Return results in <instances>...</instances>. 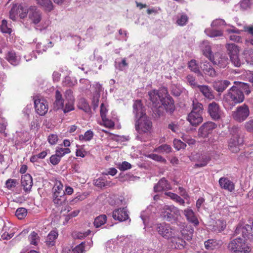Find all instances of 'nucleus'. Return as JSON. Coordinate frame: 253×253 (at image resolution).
I'll use <instances>...</instances> for the list:
<instances>
[{
    "label": "nucleus",
    "mask_w": 253,
    "mask_h": 253,
    "mask_svg": "<svg viewBox=\"0 0 253 253\" xmlns=\"http://www.w3.org/2000/svg\"><path fill=\"white\" fill-rule=\"evenodd\" d=\"M149 96L154 107H157L161 103L167 112L171 113L174 110L173 100L168 95L166 88L163 87L159 90H153L150 91Z\"/></svg>",
    "instance_id": "f257e3e1"
},
{
    "label": "nucleus",
    "mask_w": 253,
    "mask_h": 253,
    "mask_svg": "<svg viewBox=\"0 0 253 253\" xmlns=\"http://www.w3.org/2000/svg\"><path fill=\"white\" fill-rule=\"evenodd\" d=\"M21 12L19 17L23 19L26 16L30 24L37 30L41 31L45 29L47 26L43 24L42 12L36 6H31L27 9L21 8Z\"/></svg>",
    "instance_id": "f03ea898"
},
{
    "label": "nucleus",
    "mask_w": 253,
    "mask_h": 253,
    "mask_svg": "<svg viewBox=\"0 0 253 253\" xmlns=\"http://www.w3.org/2000/svg\"><path fill=\"white\" fill-rule=\"evenodd\" d=\"M74 101L73 91L71 89L65 91L64 98L58 90L56 91L54 105L57 109H62L64 113L74 110Z\"/></svg>",
    "instance_id": "7ed1b4c3"
},
{
    "label": "nucleus",
    "mask_w": 253,
    "mask_h": 253,
    "mask_svg": "<svg viewBox=\"0 0 253 253\" xmlns=\"http://www.w3.org/2000/svg\"><path fill=\"white\" fill-rule=\"evenodd\" d=\"M244 99V93L236 85L232 86L223 97L224 101L232 106L243 102Z\"/></svg>",
    "instance_id": "20e7f679"
},
{
    "label": "nucleus",
    "mask_w": 253,
    "mask_h": 253,
    "mask_svg": "<svg viewBox=\"0 0 253 253\" xmlns=\"http://www.w3.org/2000/svg\"><path fill=\"white\" fill-rule=\"evenodd\" d=\"M228 247L232 253H249L251 251L245 239L241 238H237L231 241Z\"/></svg>",
    "instance_id": "39448f33"
},
{
    "label": "nucleus",
    "mask_w": 253,
    "mask_h": 253,
    "mask_svg": "<svg viewBox=\"0 0 253 253\" xmlns=\"http://www.w3.org/2000/svg\"><path fill=\"white\" fill-rule=\"evenodd\" d=\"M160 213V215L168 221H175L180 215V210L173 205H164Z\"/></svg>",
    "instance_id": "423d86ee"
},
{
    "label": "nucleus",
    "mask_w": 253,
    "mask_h": 253,
    "mask_svg": "<svg viewBox=\"0 0 253 253\" xmlns=\"http://www.w3.org/2000/svg\"><path fill=\"white\" fill-rule=\"evenodd\" d=\"M63 185L60 181H56L52 189L53 202L56 206L62 205L66 201Z\"/></svg>",
    "instance_id": "0eeeda50"
},
{
    "label": "nucleus",
    "mask_w": 253,
    "mask_h": 253,
    "mask_svg": "<svg viewBox=\"0 0 253 253\" xmlns=\"http://www.w3.org/2000/svg\"><path fill=\"white\" fill-rule=\"evenodd\" d=\"M136 130L140 134L149 132L152 128V122L146 115L137 119L135 124Z\"/></svg>",
    "instance_id": "6e6552de"
},
{
    "label": "nucleus",
    "mask_w": 253,
    "mask_h": 253,
    "mask_svg": "<svg viewBox=\"0 0 253 253\" xmlns=\"http://www.w3.org/2000/svg\"><path fill=\"white\" fill-rule=\"evenodd\" d=\"M250 115L249 108L246 104H243L237 107L233 112V118L239 122L244 121Z\"/></svg>",
    "instance_id": "1a4fd4ad"
},
{
    "label": "nucleus",
    "mask_w": 253,
    "mask_h": 253,
    "mask_svg": "<svg viewBox=\"0 0 253 253\" xmlns=\"http://www.w3.org/2000/svg\"><path fill=\"white\" fill-rule=\"evenodd\" d=\"M156 229L158 233L163 237L169 239L173 235V230L169 224L162 223L156 224Z\"/></svg>",
    "instance_id": "9d476101"
},
{
    "label": "nucleus",
    "mask_w": 253,
    "mask_h": 253,
    "mask_svg": "<svg viewBox=\"0 0 253 253\" xmlns=\"http://www.w3.org/2000/svg\"><path fill=\"white\" fill-rule=\"evenodd\" d=\"M34 104L35 110L39 115L43 116L47 112L48 105L44 99L42 98L35 99Z\"/></svg>",
    "instance_id": "9b49d317"
},
{
    "label": "nucleus",
    "mask_w": 253,
    "mask_h": 253,
    "mask_svg": "<svg viewBox=\"0 0 253 253\" xmlns=\"http://www.w3.org/2000/svg\"><path fill=\"white\" fill-rule=\"evenodd\" d=\"M153 207L150 206L144 211H143L140 215V217L143 221L145 228L147 227H151V221L153 219V214L154 212H152Z\"/></svg>",
    "instance_id": "f8f14e48"
},
{
    "label": "nucleus",
    "mask_w": 253,
    "mask_h": 253,
    "mask_svg": "<svg viewBox=\"0 0 253 253\" xmlns=\"http://www.w3.org/2000/svg\"><path fill=\"white\" fill-rule=\"evenodd\" d=\"M208 112L211 118L214 120L220 119L222 111L218 103L212 102L208 105Z\"/></svg>",
    "instance_id": "ddd939ff"
},
{
    "label": "nucleus",
    "mask_w": 253,
    "mask_h": 253,
    "mask_svg": "<svg viewBox=\"0 0 253 253\" xmlns=\"http://www.w3.org/2000/svg\"><path fill=\"white\" fill-rule=\"evenodd\" d=\"M112 216L115 220L119 221H124L129 219L128 212L126 208H120L115 210L113 211Z\"/></svg>",
    "instance_id": "4468645a"
},
{
    "label": "nucleus",
    "mask_w": 253,
    "mask_h": 253,
    "mask_svg": "<svg viewBox=\"0 0 253 253\" xmlns=\"http://www.w3.org/2000/svg\"><path fill=\"white\" fill-rule=\"evenodd\" d=\"M217 125L213 122H208L204 123L199 129V135L202 137H206L211 133Z\"/></svg>",
    "instance_id": "2eb2a0df"
},
{
    "label": "nucleus",
    "mask_w": 253,
    "mask_h": 253,
    "mask_svg": "<svg viewBox=\"0 0 253 253\" xmlns=\"http://www.w3.org/2000/svg\"><path fill=\"white\" fill-rule=\"evenodd\" d=\"M210 61L213 64L222 68L226 67L229 63V60L227 56L220 53H215Z\"/></svg>",
    "instance_id": "dca6fc26"
},
{
    "label": "nucleus",
    "mask_w": 253,
    "mask_h": 253,
    "mask_svg": "<svg viewBox=\"0 0 253 253\" xmlns=\"http://www.w3.org/2000/svg\"><path fill=\"white\" fill-rule=\"evenodd\" d=\"M187 120L193 126L198 125L203 120L202 113L191 111L187 116Z\"/></svg>",
    "instance_id": "f3484780"
},
{
    "label": "nucleus",
    "mask_w": 253,
    "mask_h": 253,
    "mask_svg": "<svg viewBox=\"0 0 253 253\" xmlns=\"http://www.w3.org/2000/svg\"><path fill=\"white\" fill-rule=\"evenodd\" d=\"M21 183L24 191L26 193H29L33 185V180L31 175L26 174L22 175L21 179Z\"/></svg>",
    "instance_id": "a211bd4d"
},
{
    "label": "nucleus",
    "mask_w": 253,
    "mask_h": 253,
    "mask_svg": "<svg viewBox=\"0 0 253 253\" xmlns=\"http://www.w3.org/2000/svg\"><path fill=\"white\" fill-rule=\"evenodd\" d=\"M243 143V140L237 136L231 138L228 142L229 149L233 153H237L240 150V146Z\"/></svg>",
    "instance_id": "6ab92c4d"
},
{
    "label": "nucleus",
    "mask_w": 253,
    "mask_h": 253,
    "mask_svg": "<svg viewBox=\"0 0 253 253\" xmlns=\"http://www.w3.org/2000/svg\"><path fill=\"white\" fill-rule=\"evenodd\" d=\"M183 213L188 222L191 223L195 226L199 225V222L198 218L191 208L188 207L185 209L183 211Z\"/></svg>",
    "instance_id": "aec40b11"
},
{
    "label": "nucleus",
    "mask_w": 253,
    "mask_h": 253,
    "mask_svg": "<svg viewBox=\"0 0 253 253\" xmlns=\"http://www.w3.org/2000/svg\"><path fill=\"white\" fill-rule=\"evenodd\" d=\"M133 112L136 119L140 117L145 116V109L140 100H136L133 104Z\"/></svg>",
    "instance_id": "412c9836"
},
{
    "label": "nucleus",
    "mask_w": 253,
    "mask_h": 253,
    "mask_svg": "<svg viewBox=\"0 0 253 253\" xmlns=\"http://www.w3.org/2000/svg\"><path fill=\"white\" fill-rule=\"evenodd\" d=\"M33 42L36 43V51L38 53H42L43 52L46 51L48 47L52 46L51 42H48V45L45 44V42H41L37 39H35Z\"/></svg>",
    "instance_id": "4be33fe9"
},
{
    "label": "nucleus",
    "mask_w": 253,
    "mask_h": 253,
    "mask_svg": "<svg viewBox=\"0 0 253 253\" xmlns=\"http://www.w3.org/2000/svg\"><path fill=\"white\" fill-rule=\"evenodd\" d=\"M230 82L228 80H218L213 83V88L218 92H222L229 85Z\"/></svg>",
    "instance_id": "5701e85b"
},
{
    "label": "nucleus",
    "mask_w": 253,
    "mask_h": 253,
    "mask_svg": "<svg viewBox=\"0 0 253 253\" xmlns=\"http://www.w3.org/2000/svg\"><path fill=\"white\" fill-rule=\"evenodd\" d=\"M219 184L222 188L230 192L234 190V184L228 178L224 177H221L219 180Z\"/></svg>",
    "instance_id": "b1692460"
},
{
    "label": "nucleus",
    "mask_w": 253,
    "mask_h": 253,
    "mask_svg": "<svg viewBox=\"0 0 253 253\" xmlns=\"http://www.w3.org/2000/svg\"><path fill=\"white\" fill-rule=\"evenodd\" d=\"M198 87L206 98L209 100H212L214 98L213 91L209 86L206 85H198Z\"/></svg>",
    "instance_id": "393cba45"
},
{
    "label": "nucleus",
    "mask_w": 253,
    "mask_h": 253,
    "mask_svg": "<svg viewBox=\"0 0 253 253\" xmlns=\"http://www.w3.org/2000/svg\"><path fill=\"white\" fill-rule=\"evenodd\" d=\"M6 58L11 65L14 66L18 65L21 59L20 56L14 51H9L6 55Z\"/></svg>",
    "instance_id": "a878e982"
},
{
    "label": "nucleus",
    "mask_w": 253,
    "mask_h": 253,
    "mask_svg": "<svg viewBox=\"0 0 253 253\" xmlns=\"http://www.w3.org/2000/svg\"><path fill=\"white\" fill-rule=\"evenodd\" d=\"M58 236V232L57 230H52L47 235L45 243L48 247H52L55 245L56 240Z\"/></svg>",
    "instance_id": "bb28decb"
},
{
    "label": "nucleus",
    "mask_w": 253,
    "mask_h": 253,
    "mask_svg": "<svg viewBox=\"0 0 253 253\" xmlns=\"http://www.w3.org/2000/svg\"><path fill=\"white\" fill-rule=\"evenodd\" d=\"M201 48L205 56L209 59L210 60L212 59L214 55H212L211 46L208 41H204L201 44Z\"/></svg>",
    "instance_id": "cd10ccee"
},
{
    "label": "nucleus",
    "mask_w": 253,
    "mask_h": 253,
    "mask_svg": "<svg viewBox=\"0 0 253 253\" xmlns=\"http://www.w3.org/2000/svg\"><path fill=\"white\" fill-rule=\"evenodd\" d=\"M201 68L204 74L211 77L216 76V72L215 69L211 66L209 62H205L201 66Z\"/></svg>",
    "instance_id": "c85d7f7f"
},
{
    "label": "nucleus",
    "mask_w": 253,
    "mask_h": 253,
    "mask_svg": "<svg viewBox=\"0 0 253 253\" xmlns=\"http://www.w3.org/2000/svg\"><path fill=\"white\" fill-rule=\"evenodd\" d=\"M154 188L155 192H160L163 190L169 189L170 185L165 178H163L159 180Z\"/></svg>",
    "instance_id": "c756f323"
},
{
    "label": "nucleus",
    "mask_w": 253,
    "mask_h": 253,
    "mask_svg": "<svg viewBox=\"0 0 253 253\" xmlns=\"http://www.w3.org/2000/svg\"><path fill=\"white\" fill-rule=\"evenodd\" d=\"M221 245L220 241L215 239H209L205 241L204 245L205 248L208 250H213L218 248Z\"/></svg>",
    "instance_id": "7c9ffc66"
},
{
    "label": "nucleus",
    "mask_w": 253,
    "mask_h": 253,
    "mask_svg": "<svg viewBox=\"0 0 253 253\" xmlns=\"http://www.w3.org/2000/svg\"><path fill=\"white\" fill-rule=\"evenodd\" d=\"M37 3L45 11H51L53 9V5L51 0H36Z\"/></svg>",
    "instance_id": "2f4dec72"
},
{
    "label": "nucleus",
    "mask_w": 253,
    "mask_h": 253,
    "mask_svg": "<svg viewBox=\"0 0 253 253\" xmlns=\"http://www.w3.org/2000/svg\"><path fill=\"white\" fill-rule=\"evenodd\" d=\"M243 31L247 32L250 35V37L247 38L245 42L246 44H251L253 45V24L250 25H245L243 27Z\"/></svg>",
    "instance_id": "473e14b6"
},
{
    "label": "nucleus",
    "mask_w": 253,
    "mask_h": 253,
    "mask_svg": "<svg viewBox=\"0 0 253 253\" xmlns=\"http://www.w3.org/2000/svg\"><path fill=\"white\" fill-rule=\"evenodd\" d=\"M214 28H207L205 29L206 34L211 38L221 37L223 35V32L221 30H215Z\"/></svg>",
    "instance_id": "72a5a7b5"
},
{
    "label": "nucleus",
    "mask_w": 253,
    "mask_h": 253,
    "mask_svg": "<svg viewBox=\"0 0 253 253\" xmlns=\"http://www.w3.org/2000/svg\"><path fill=\"white\" fill-rule=\"evenodd\" d=\"M165 194L169 197L171 200L178 203L179 205L182 206L185 205V202L184 199L176 194L170 192H165Z\"/></svg>",
    "instance_id": "f704fd0d"
},
{
    "label": "nucleus",
    "mask_w": 253,
    "mask_h": 253,
    "mask_svg": "<svg viewBox=\"0 0 253 253\" xmlns=\"http://www.w3.org/2000/svg\"><path fill=\"white\" fill-rule=\"evenodd\" d=\"M84 251V243H82L72 249L65 248L62 253H83Z\"/></svg>",
    "instance_id": "c9c22d12"
},
{
    "label": "nucleus",
    "mask_w": 253,
    "mask_h": 253,
    "mask_svg": "<svg viewBox=\"0 0 253 253\" xmlns=\"http://www.w3.org/2000/svg\"><path fill=\"white\" fill-rule=\"evenodd\" d=\"M110 203L112 205L116 206H125L126 204V202L124 197H117L116 196L111 198Z\"/></svg>",
    "instance_id": "e433bc0d"
},
{
    "label": "nucleus",
    "mask_w": 253,
    "mask_h": 253,
    "mask_svg": "<svg viewBox=\"0 0 253 253\" xmlns=\"http://www.w3.org/2000/svg\"><path fill=\"white\" fill-rule=\"evenodd\" d=\"M210 157L206 155H202L198 161L197 164L195 165V167H203L206 166L210 161Z\"/></svg>",
    "instance_id": "4c0bfd02"
},
{
    "label": "nucleus",
    "mask_w": 253,
    "mask_h": 253,
    "mask_svg": "<svg viewBox=\"0 0 253 253\" xmlns=\"http://www.w3.org/2000/svg\"><path fill=\"white\" fill-rule=\"evenodd\" d=\"M226 48L229 56L233 55H237L239 53L238 47L234 43H228L226 45Z\"/></svg>",
    "instance_id": "58836bf2"
},
{
    "label": "nucleus",
    "mask_w": 253,
    "mask_h": 253,
    "mask_svg": "<svg viewBox=\"0 0 253 253\" xmlns=\"http://www.w3.org/2000/svg\"><path fill=\"white\" fill-rule=\"evenodd\" d=\"M234 83L236 84V86H238V88H239V89H240V90H241L243 93L244 92L246 94H249L250 93L251 90L250 89L249 85L248 84L242 82H234Z\"/></svg>",
    "instance_id": "ea45409f"
},
{
    "label": "nucleus",
    "mask_w": 253,
    "mask_h": 253,
    "mask_svg": "<svg viewBox=\"0 0 253 253\" xmlns=\"http://www.w3.org/2000/svg\"><path fill=\"white\" fill-rule=\"evenodd\" d=\"M93 136V133L91 130L86 131L84 134H81L79 136V140L81 141H90Z\"/></svg>",
    "instance_id": "a19ab883"
},
{
    "label": "nucleus",
    "mask_w": 253,
    "mask_h": 253,
    "mask_svg": "<svg viewBox=\"0 0 253 253\" xmlns=\"http://www.w3.org/2000/svg\"><path fill=\"white\" fill-rule=\"evenodd\" d=\"M107 220V217L105 215L103 214L96 217L94 219V225L95 227L98 228L103 225Z\"/></svg>",
    "instance_id": "79ce46f5"
},
{
    "label": "nucleus",
    "mask_w": 253,
    "mask_h": 253,
    "mask_svg": "<svg viewBox=\"0 0 253 253\" xmlns=\"http://www.w3.org/2000/svg\"><path fill=\"white\" fill-rule=\"evenodd\" d=\"M0 29L2 33L10 34L12 32L11 28L8 25L7 22L5 20H2Z\"/></svg>",
    "instance_id": "37998d69"
},
{
    "label": "nucleus",
    "mask_w": 253,
    "mask_h": 253,
    "mask_svg": "<svg viewBox=\"0 0 253 253\" xmlns=\"http://www.w3.org/2000/svg\"><path fill=\"white\" fill-rule=\"evenodd\" d=\"M188 21V17L185 14H180L177 16L176 23L177 25L183 26L186 24Z\"/></svg>",
    "instance_id": "c03bdc74"
},
{
    "label": "nucleus",
    "mask_w": 253,
    "mask_h": 253,
    "mask_svg": "<svg viewBox=\"0 0 253 253\" xmlns=\"http://www.w3.org/2000/svg\"><path fill=\"white\" fill-rule=\"evenodd\" d=\"M94 185L98 187H103L108 186L110 184V181H105L103 177H100L94 181Z\"/></svg>",
    "instance_id": "a18cd8bd"
},
{
    "label": "nucleus",
    "mask_w": 253,
    "mask_h": 253,
    "mask_svg": "<svg viewBox=\"0 0 253 253\" xmlns=\"http://www.w3.org/2000/svg\"><path fill=\"white\" fill-rule=\"evenodd\" d=\"M71 152V150L68 148H63L57 147L56 149L55 153L61 158L66 154Z\"/></svg>",
    "instance_id": "49530a36"
},
{
    "label": "nucleus",
    "mask_w": 253,
    "mask_h": 253,
    "mask_svg": "<svg viewBox=\"0 0 253 253\" xmlns=\"http://www.w3.org/2000/svg\"><path fill=\"white\" fill-rule=\"evenodd\" d=\"M127 67L128 64L126 58L122 59L120 62L116 61V68L120 71L125 70Z\"/></svg>",
    "instance_id": "de8ad7c7"
},
{
    "label": "nucleus",
    "mask_w": 253,
    "mask_h": 253,
    "mask_svg": "<svg viewBox=\"0 0 253 253\" xmlns=\"http://www.w3.org/2000/svg\"><path fill=\"white\" fill-rule=\"evenodd\" d=\"M193 108L192 111L194 112L203 113V105L199 103L197 99L193 100Z\"/></svg>",
    "instance_id": "09e8293b"
},
{
    "label": "nucleus",
    "mask_w": 253,
    "mask_h": 253,
    "mask_svg": "<svg viewBox=\"0 0 253 253\" xmlns=\"http://www.w3.org/2000/svg\"><path fill=\"white\" fill-rule=\"evenodd\" d=\"M27 214V210L24 208H19L15 212V215L19 219H23Z\"/></svg>",
    "instance_id": "8fccbe9b"
},
{
    "label": "nucleus",
    "mask_w": 253,
    "mask_h": 253,
    "mask_svg": "<svg viewBox=\"0 0 253 253\" xmlns=\"http://www.w3.org/2000/svg\"><path fill=\"white\" fill-rule=\"evenodd\" d=\"M154 151L162 153H169L171 151V147L170 146L167 144L162 145L155 149Z\"/></svg>",
    "instance_id": "3c124183"
},
{
    "label": "nucleus",
    "mask_w": 253,
    "mask_h": 253,
    "mask_svg": "<svg viewBox=\"0 0 253 253\" xmlns=\"http://www.w3.org/2000/svg\"><path fill=\"white\" fill-rule=\"evenodd\" d=\"M29 240L31 244L36 245L39 241V237L37 233L33 231L29 236Z\"/></svg>",
    "instance_id": "603ef678"
},
{
    "label": "nucleus",
    "mask_w": 253,
    "mask_h": 253,
    "mask_svg": "<svg viewBox=\"0 0 253 253\" xmlns=\"http://www.w3.org/2000/svg\"><path fill=\"white\" fill-rule=\"evenodd\" d=\"M146 157L157 162L162 163H165L166 162V160L165 158L156 154L152 153L148 154L146 155Z\"/></svg>",
    "instance_id": "864d4df0"
},
{
    "label": "nucleus",
    "mask_w": 253,
    "mask_h": 253,
    "mask_svg": "<svg viewBox=\"0 0 253 253\" xmlns=\"http://www.w3.org/2000/svg\"><path fill=\"white\" fill-rule=\"evenodd\" d=\"M188 67L191 70V71L196 73H200L198 65L197 64L196 60H191L188 63Z\"/></svg>",
    "instance_id": "5fc2aeb1"
},
{
    "label": "nucleus",
    "mask_w": 253,
    "mask_h": 253,
    "mask_svg": "<svg viewBox=\"0 0 253 253\" xmlns=\"http://www.w3.org/2000/svg\"><path fill=\"white\" fill-rule=\"evenodd\" d=\"M7 126V122L5 118H4L1 113H0V132L3 133L4 132Z\"/></svg>",
    "instance_id": "6e6d98bb"
},
{
    "label": "nucleus",
    "mask_w": 253,
    "mask_h": 253,
    "mask_svg": "<svg viewBox=\"0 0 253 253\" xmlns=\"http://www.w3.org/2000/svg\"><path fill=\"white\" fill-rule=\"evenodd\" d=\"M225 24V21L222 19H216L213 20L211 23L212 28H220Z\"/></svg>",
    "instance_id": "4d7b16f0"
},
{
    "label": "nucleus",
    "mask_w": 253,
    "mask_h": 253,
    "mask_svg": "<svg viewBox=\"0 0 253 253\" xmlns=\"http://www.w3.org/2000/svg\"><path fill=\"white\" fill-rule=\"evenodd\" d=\"M217 227L214 226V230L218 232H221L226 227V223L224 220H218L216 222Z\"/></svg>",
    "instance_id": "13d9d810"
},
{
    "label": "nucleus",
    "mask_w": 253,
    "mask_h": 253,
    "mask_svg": "<svg viewBox=\"0 0 253 253\" xmlns=\"http://www.w3.org/2000/svg\"><path fill=\"white\" fill-rule=\"evenodd\" d=\"M232 63L235 66L239 67L241 65V61L239 57V54L233 55L230 56Z\"/></svg>",
    "instance_id": "bf43d9fd"
},
{
    "label": "nucleus",
    "mask_w": 253,
    "mask_h": 253,
    "mask_svg": "<svg viewBox=\"0 0 253 253\" xmlns=\"http://www.w3.org/2000/svg\"><path fill=\"white\" fill-rule=\"evenodd\" d=\"M186 146L185 143L180 140L175 139L173 140V146L177 150L185 148Z\"/></svg>",
    "instance_id": "052dcab7"
},
{
    "label": "nucleus",
    "mask_w": 253,
    "mask_h": 253,
    "mask_svg": "<svg viewBox=\"0 0 253 253\" xmlns=\"http://www.w3.org/2000/svg\"><path fill=\"white\" fill-rule=\"evenodd\" d=\"M79 106L85 112L89 111L90 109L89 105L84 99H81L79 103Z\"/></svg>",
    "instance_id": "680f3d73"
},
{
    "label": "nucleus",
    "mask_w": 253,
    "mask_h": 253,
    "mask_svg": "<svg viewBox=\"0 0 253 253\" xmlns=\"http://www.w3.org/2000/svg\"><path fill=\"white\" fill-rule=\"evenodd\" d=\"M252 3V0H242L240 2V5L242 9L246 10L250 8Z\"/></svg>",
    "instance_id": "e2e57ef3"
},
{
    "label": "nucleus",
    "mask_w": 253,
    "mask_h": 253,
    "mask_svg": "<svg viewBox=\"0 0 253 253\" xmlns=\"http://www.w3.org/2000/svg\"><path fill=\"white\" fill-rule=\"evenodd\" d=\"M40 118L38 116L34 117L33 121L30 123V128L31 129L38 128L40 126Z\"/></svg>",
    "instance_id": "0e129e2a"
},
{
    "label": "nucleus",
    "mask_w": 253,
    "mask_h": 253,
    "mask_svg": "<svg viewBox=\"0 0 253 253\" xmlns=\"http://www.w3.org/2000/svg\"><path fill=\"white\" fill-rule=\"evenodd\" d=\"M171 91L173 95L178 96L182 92V88L179 85H173L171 86Z\"/></svg>",
    "instance_id": "69168bd1"
},
{
    "label": "nucleus",
    "mask_w": 253,
    "mask_h": 253,
    "mask_svg": "<svg viewBox=\"0 0 253 253\" xmlns=\"http://www.w3.org/2000/svg\"><path fill=\"white\" fill-rule=\"evenodd\" d=\"M80 83L82 84L81 88L83 90L88 89L91 87L90 83L87 79H82L80 80Z\"/></svg>",
    "instance_id": "338daca9"
},
{
    "label": "nucleus",
    "mask_w": 253,
    "mask_h": 253,
    "mask_svg": "<svg viewBox=\"0 0 253 253\" xmlns=\"http://www.w3.org/2000/svg\"><path fill=\"white\" fill-rule=\"evenodd\" d=\"M100 97V94L98 92L95 93L92 98V104L93 108L95 110L98 106L99 98Z\"/></svg>",
    "instance_id": "774afa93"
}]
</instances>
